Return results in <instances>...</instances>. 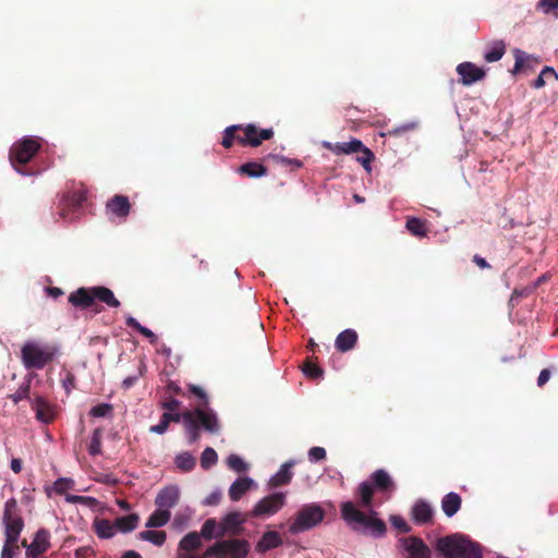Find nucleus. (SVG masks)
I'll use <instances>...</instances> for the list:
<instances>
[{"label":"nucleus","instance_id":"cd10ccee","mask_svg":"<svg viewBox=\"0 0 558 558\" xmlns=\"http://www.w3.org/2000/svg\"><path fill=\"white\" fill-rule=\"evenodd\" d=\"M506 52V44L502 40H495L487 45L484 60L488 63L499 61Z\"/></svg>","mask_w":558,"mask_h":558},{"label":"nucleus","instance_id":"5701e85b","mask_svg":"<svg viewBox=\"0 0 558 558\" xmlns=\"http://www.w3.org/2000/svg\"><path fill=\"white\" fill-rule=\"evenodd\" d=\"M411 514L416 524H426L432 521L434 511L428 502L418 500L412 507Z\"/></svg>","mask_w":558,"mask_h":558},{"label":"nucleus","instance_id":"423d86ee","mask_svg":"<svg viewBox=\"0 0 558 558\" xmlns=\"http://www.w3.org/2000/svg\"><path fill=\"white\" fill-rule=\"evenodd\" d=\"M396 489V484L391 476L384 469H378L373 472L368 481L360 483L355 496L359 498V506L364 509L373 508V497L375 490L383 494L392 493Z\"/></svg>","mask_w":558,"mask_h":558},{"label":"nucleus","instance_id":"37998d69","mask_svg":"<svg viewBox=\"0 0 558 558\" xmlns=\"http://www.w3.org/2000/svg\"><path fill=\"white\" fill-rule=\"evenodd\" d=\"M31 391V379L23 383L19 389L9 396V398L13 401L14 404H17L20 401L27 399Z\"/></svg>","mask_w":558,"mask_h":558},{"label":"nucleus","instance_id":"4be33fe9","mask_svg":"<svg viewBox=\"0 0 558 558\" xmlns=\"http://www.w3.org/2000/svg\"><path fill=\"white\" fill-rule=\"evenodd\" d=\"M282 545V538L276 531H267L263 534L262 538L257 542L255 550L258 554H265L270 549L278 548Z\"/></svg>","mask_w":558,"mask_h":558},{"label":"nucleus","instance_id":"e433bc0d","mask_svg":"<svg viewBox=\"0 0 558 558\" xmlns=\"http://www.w3.org/2000/svg\"><path fill=\"white\" fill-rule=\"evenodd\" d=\"M407 229L416 236H424L426 234L425 222L420 218H409L407 220Z\"/></svg>","mask_w":558,"mask_h":558},{"label":"nucleus","instance_id":"aec40b11","mask_svg":"<svg viewBox=\"0 0 558 558\" xmlns=\"http://www.w3.org/2000/svg\"><path fill=\"white\" fill-rule=\"evenodd\" d=\"M180 497L179 488L174 485L167 486L162 488L158 495L156 496L155 504L158 508H161L163 510H169L170 508H173Z\"/></svg>","mask_w":558,"mask_h":558},{"label":"nucleus","instance_id":"f8f14e48","mask_svg":"<svg viewBox=\"0 0 558 558\" xmlns=\"http://www.w3.org/2000/svg\"><path fill=\"white\" fill-rule=\"evenodd\" d=\"M86 199L87 196L85 191H74L64 195L58 205L59 210L57 211L58 218H56V221L59 219L69 221L78 219L82 206Z\"/></svg>","mask_w":558,"mask_h":558},{"label":"nucleus","instance_id":"4c0bfd02","mask_svg":"<svg viewBox=\"0 0 558 558\" xmlns=\"http://www.w3.org/2000/svg\"><path fill=\"white\" fill-rule=\"evenodd\" d=\"M217 461H218V456H217V452L213 448L207 447L202 452V456H201V466L204 470L210 469L213 465H215L217 463Z\"/></svg>","mask_w":558,"mask_h":558},{"label":"nucleus","instance_id":"dca6fc26","mask_svg":"<svg viewBox=\"0 0 558 558\" xmlns=\"http://www.w3.org/2000/svg\"><path fill=\"white\" fill-rule=\"evenodd\" d=\"M457 73L460 75V83L464 86L472 85L486 75L484 69L475 65L472 62H462L457 66Z\"/></svg>","mask_w":558,"mask_h":558},{"label":"nucleus","instance_id":"c9c22d12","mask_svg":"<svg viewBox=\"0 0 558 558\" xmlns=\"http://www.w3.org/2000/svg\"><path fill=\"white\" fill-rule=\"evenodd\" d=\"M138 537L143 541L153 543L156 546H162L166 542L165 531H143L138 534Z\"/></svg>","mask_w":558,"mask_h":558},{"label":"nucleus","instance_id":"ddd939ff","mask_svg":"<svg viewBox=\"0 0 558 558\" xmlns=\"http://www.w3.org/2000/svg\"><path fill=\"white\" fill-rule=\"evenodd\" d=\"M286 505V494L275 493L262 498L250 512L251 517H270Z\"/></svg>","mask_w":558,"mask_h":558},{"label":"nucleus","instance_id":"79ce46f5","mask_svg":"<svg viewBox=\"0 0 558 558\" xmlns=\"http://www.w3.org/2000/svg\"><path fill=\"white\" fill-rule=\"evenodd\" d=\"M101 438L102 430L100 428L94 429L90 444L88 446V452L90 456H98L101 453Z\"/></svg>","mask_w":558,"mask_h":558},{"label":"nucleus","instance_id":"f704fd0d","mask_svg":"<svg viewBox=\"0 0 558 558\" xmlns=\"http://www.w3.org/2000/svg\"><path fill=\"white\" fill-rule=\"evenodd\" d=\"M125 324L128 327L138 331L142 336L147 338L151 344L157 342V336L147 327L142 326L134 317L128 316Z\"/></svg>","mask_w":558,"mask_h":558},{"label":"nucleus","instance_id":"3c124183","mask_svg":"<svg viewBox=\"0 0 558 558\" xmlns=\"http://www.w3.org/2000/svg\"><path fill=\"white\" fill-rule=\"evenodd\" d=\"M203 556L205 558H210V557L225 558L223 549H222V541H219V542L215 543L213 546L208 547L204 551Z\"/></svg>","mask_w":558,"mask_h":558},{"label":"nucleus","instance_id":"bf43d9fd","mask_svg":"<svg viewBox=\"0 0 558 558\" xmlns=\"http://www.w3.org/2000/svg\"><path fill=\"white\" fill-rule=\"evenodd\" d=\"M550 375H551L550 369H548V368L542 369L538 375V378H537V386L541 388L544 387L550 379Z\"/></svg>","mask_w":558,"mask_h":558},{"label":"nucleus","instance_id":"412c9836","mask_svg":"<svg viewBox=\"0 0 558 558\" xmlns=\"http://www.w3.org/2000/svg\"><path fill=\"white\" fill-rule=\"evenodd\" d=\"M32 409L36 413V418L45 424H49L54 420L53 407L43 397H36L32 402Z\"/></svg>","mask_w":558,"mask_h":558},{"label":"nucleus","instance_id":"20e7f679","mask_svg":"<svg viewBox=\"0 0 558 558\" xmlns=\"http://www.w3.org/2000/svg\"><path fill=\"white\" fill-rule=\"evenodd\" d=\"M272 136V129H258L253 123L246 125L234 124L225 130L221 145L229 149L234 142H238L242 146L257 147L263 141L270 140Z\"/></svg>","mask_w":558,"mask_h":558},{"label":"nucleus","instance_id":"a211bd4d","mask_svg":"<svg viewBox=\"0 0 558 558\" xmlns=\"http://www.w3.org/2000/svg\"><path fill=\"white\" fill-rule=\"evenodd\" d=\"M108 214L125 220L131 211V203L124 195L116 194L106 204Z\"/></svg>","mask_w":558,"mask_h":558},{"label":"nucleus","instance_id":"69168bd1","mask_svg":"<svg viewBox=\"0 0 558 558\" xmlns=\"http://www.w3.org/2000/svg\"><path fill=\"white\" fill-rule=\"evenodd\" d=\"M47 293H48L49 296H51L53 299H57V298L63 295L62 289H60L58 287H49L47 289Z\"/></svg>","mask_w":558,"mask_h":558},{"label":"nucleus","instance_id":"c03bdc74","mask_svg":"<svg viewBox=\"0 0 558 558\" xmlns=\"http://www.w3.org/2000/svg\"><path fill=\"white\" fill-rule=\"evenodd\" d=\"M535 290V286H527L522 289H514L511 298H510V305L514 307L518 304L519 299L521 298H527L530 294H532Z\"/></svg>","mask_w":558,"mask_h":558},{"label":"nucleus","instance_id":"052dcab7","mask_svg":"<svg viewBox=\"0 0 558 558\" xmlns=\"http://www.w3.org/2000/svg\"><path fill=\"white\" fill-rule=\"evenodd\" d=\"M62 385L66 392L69 393L72 388L75 386V377L73 374L68 373L65 378L62 380Z\"/></svg>","mask_w":558,"mask_h":558},{"label":"nucleus","instance_id":"680f3d73","mask_svg":"<svg viewBox=\"0 0 558 558\" xmlns=\"http://www.w3.org/2000/svg\"><path fill=\"white\" fill-rule=\"evenodd\" d=\"M410 129H411L410 125H401V126L388 130L387 133H385L384 135L399 136V135L408 132Z\"/></svg>","mask_w":558,"mask_h":558},{"label":"nucleus","instance_id":"ea45409f","mask_svg":"<svg viewBox=\"0 0 558 558\" xmlns=\"http://www.w3.org/2000/svg\"><path fill=\"white\" fill-rule=\"evenodd\" d=\"M554 77L555 80L558 78L557 73L555 70L550 66H545L539 75L536 77V80L532 83V86L534 88H542L546 85V80Z\"/></svg>","mask_w":558,"mask_h":558},{"label":"nucleus","instance_id":"338daca9","mask_svg":"<svg viewBox=\"0 0 558 558\" xmlns=\"http://www.w3.org/2000/svg\"><path fill=\"white\" fill-rule=\"evenodd\" d=\"M137 379H138V376H129V377L124 378L122 386L125 389H129L136 384Z\"/></svg>","mask_w":558,"mask_h":558},{"label":"nucleus","instance_id":"09e8293b","mask_svg":"<svg viewBox=\"0 0 558 558\" xmlns=\"http://www.w3.org/2000/svg\"><path fill=\"white\" fill-rule=\"evenodd\" d=\"M73 487V481L70 478H58L53 483V489L58 495L64 494L66 490L71 489Z\"/></svg>","mask_w":558,"mask_h":558},{"label":"nucleus","instance_id":"9b49d317","mask_svg":"<svg viewBox=\"0 0 558 558\" xmlns=\"http://www.w3.org/2000/svg\"><path fill=\"white\" fill-rule=\"evenodd\" d=\"M325 517L323 508L316 504L303 506L295 515L294 521L289 526V532L298 534L318 525Z\"/></svg>","mask_w":558,"mask_h":558},{"label":"nucleus","instance_id":"13d9d810","mask_svg":"<svg viewBox=\"0 0 558 558\" xmlns=\"http://www.w3.org/2000/svg\"><path fill=\"white\" fill-rule=\"evenodd\" d=\"M221 499V493L219 490L213 492L209 494L204 504L207 506H217Z\"/></svg>","mask_w":558,"mask_h":558},{"label":"nucleus","instance_id":"7c9ffc66","mask_svg":"<svg viewBox=\"0 0 558 558\" xmlns=\"http://www.w3.org/2000/svg\"><path fill=\"white\" fill-rule=\"evenodd\" d=\"M95 533L100 538H111L116 534V523L107 519H96L93 523Z\"/></svg>","mask_w":558,"mask_h":558},{"label":"nucleus","instance_id":"e2e57ef3","mask_svg":"<svg viewBox=\"0 0 558 558\" xmlns=\"http://www.w3.org/2000/svg\"><path fill=\"white\" fill-rule=\"evenodd\" d=\"M277 160L282 163V165H292L294 166L295 168H301L303 166V162L299 159H290V158H287V157H276Z\"/></svg>","mask_w":558,"mask_h":558},{"label":"nucleus","instance_id":"6e6552de","mask_svg":"<svg viewBox=\"0 0 558 558\" xmlns=\"http://www.w3.org/2000/svg\"><path fill=\"white\" fill-rule=\"evenodd\" d=\"M96 300L113 308H117L121 305L120 301L114 296L113 292L109 288L102 286L78 288L77 290L70 293L68 298L69 303L80 310L93 307Z\"/></svg>","mask_w":558,"mask_h":558},{"label":"nucleus","instance_id":"de8ad7c7","mask_svg":"<svg viewBox=\"0 0 558 558\" xmlns=\"http://www.w3.org/2000/svg\"><path fill=\"white\" fill-rule=\"evenodd\" d=\"M189 390L191 393H193L194 396H196L197 398L201 399V403L198 404V407L201 409L206 410V408L208 405V398H207V395L204 391V389L198 386H195V385H190Z\"/></svg>","mask_w":558,"mask_h":558},{"label":"nucleus","instance_id":"a18cd8bd","mask_svg":"<svg viewBox=\"0 0 558 558\" xmlns=\"http://www.w3.org/2000/svg\"><path fill=\"white\" fill-rule=\"evenodd\" d=\"M227 464L231 470L238 473H243L247 470V464L236 454H230L227 459Z\"/></svg>","mask_w":558,"mask_h":558},{"label":"nucleus","instance_id":"72a5a7b5","mask_svg":"<svg viewBox=\"0 0 558 558\" xmlns=\"http://www.w3.org/2000/svg\"><path fill=\"white\" fill-rule=\"evenodd\" d=\"M174 463L182 472H191L196 465V460L190 452L185 451L177 454Z\"/></svg>","mask_w":558,"mask_h":558},{"label":"nucleus","instance_id":"49530a36","mask_svg":"<svg viewBox=\"0 0 558 558\" xmlns=\"http://www.w3.org/2000/svg\"><path fill=\"white\" fill-rule=\"evenodd\" d=\"M112 404L99 403L90 409L89 414L94 417H105L112 413Z\"/></svg>","mask_w":558,"mask_h":558},{"label":"nucleus","instance_id":"f257e3e1","mask_svg":"<svg viewBox=\"0 0 558 558\" xmlns=\"http://www.w3.org/2000/svg\"><path fill=\"white\" fill-rule=\"evenodd\" d=\"M161 416L168 425L171 422L179 423L182 421L190 444H195L199 439L201 428L211 434H217L220 429L216 413L213 410H204L199 407L182 413L165 412Z\"/></svg>","mask_w":558,"mask_h":558},{"label":"nucleus","instance_id":"6e6d98bb","mask_svg":"<svg viewBox=\"0 0 558 558\" xmlns=\"http://www.w3.org/2000/svg\"><path fill=\"white\" fill-rule=\"evenodd\" d=\"M538 7L542 8L545 13H550L558 10V0H541Z\"/></svg>","mask_w":558,"mask_h":558},{"label":"nucleus","instance_id":"2eb2a0df","mask_svg":"<svg viewBox=\"0 0 558 558\" xmlns=\"http://www.w3.org/2000/svg\"><path fill=\"white\" fill-rule=\"evenodd\" d=\"M399 542L408 554L405 558H432V551L422 538L408 536L400 538Z\"/></svg>","mask_w":558,"mask_h":558},{"label":"nucleus","instance_id":"864d4df0","mask_svg":"<svg viewBox=\"0 0 558 558\" xmlns=\"http://www.w3.org/2000/svg\"><path fill=\"white\" fill-rule=\"evenodd\" d=\"M160 407L163 410H167L168 412H175L181 407V401H179L178 399H175L173 397H170V398L163 400L160 403Z\"/></svg>","mask_w":558,"mask_h":558},{"label":"nucleus","instance_id":"603ef678","mask_svg":"<svg viewBox=\"0 0 558 558\" xmlns=\"http://www.w3.org/2000/svg\"><path fill=\"white\" fill-rule=\"evenodd\" d=\"M513 54H514L515 62H514L512 73L515 74L523 69L524 63H525L526 59H529V57L525 54L524 51H522L520 49H515L513 51Z\"/></svg>","mask_w":558,"mask_h":558},{"label":"nucleus","instance_id":"c85d7f7f","mask_svg":"<svg viewBox=\"0 0 558 558\" xmlns=\"http://www.w3.org/2000/svg\"><path fill=\"white\" fill-rule=\"evenodd\" d=\"M202 546L201 535L197 532H190L179 543V551L191 553Z\"/></svg>","mask_w":558,"mask_h":558},{"label":"nucleus","instance_id":"5fc2aeb1","mask_svg":"<svg viewBox=\"0 0 558 558\" xmlns=\"http://www.w3.org/2000/svg\"><path fill=\"white\" fill-rule=\"evenodd\" d=\"M311 461H322L326 459V450L323 447H312L308 451Z\"/></svg>","mask_w":558,"mask_h":558},{"label":"nucleus","instance_id":"9d476101","mask_svg":"<svg viewBox=\"0 0 558 558\" xmlns=\"http://www.w3.org/2000/svg\"><path fill=\"white\" fill-rule=\"evenodd\" d=\"M39 148L40 144L38 141L32 137H25L14 143L9 153L11 165L21 174H27V172L23 171L21 167L29 162Z\"/></svg>","mask_w":558,"mask_h":558},{"label":"nucleus","instance_id":"39448f33","mask_svg":"<svg viewBox=\"0 0 558 558\" xmlns=\"http://www.w3.org/2000/svg\"><path fill=\"white\" fill-rule=\"evenodd\" d=\"M59 354V348L52 343L26 341L21 348V362L28 369H43L52 363Z\"/></svg>","mask_w":558,"mask_h":558},{"label":"nucleus","instance_id":"774afa93","mask_svg":"<svg viewBox=\"0 0 558 558\" xmlns=\"http://www.w3.org/2000/svg\"><path fill=\"white\" fill-rule=\"evenodd\" d=\"M11 469L14 473H20L22 470V461L20 459H12L11 460Z\"/></svg>","mask_w":558,"mask_h":558},{"label":"nucleus","instance_id":"58836bf2","mask_svg":"<svg viewBox=\"0 0 558 558\" xmlns=\"http://www.w3.org/2000/svg\"><path fill=\"white\" fill-rule=\"evenodd\" d=\"M219 531V525L217 524L215 519H207L201 530V537L205 539H211L216 537V534Z\"/></svg>","mask_w":558,"mask_h":558},{"label":"nucleus","instance_id":"393cba45","mask_svg":"<svg viewBox=\"0 0 558 558\" xmlns=\"http://www.w3.org/2000/svg\"><path fill=\"white\" fill-rule=\"evenodd\" d=\"M356 331L353 329H345L337 336L335 347L339 352H348L356 345Z\"/></svg>","mask_w":558,"mask_h":558},{"label":"nucleus","instance_id":"2f4dec72","mask_svg":"<svg viewBox=\"0 0 558 558\" xmlns=\"http://www.w3.org/2000/svg\"><path fill=\"white\" fill-rule=\"evenodd\" d=\"M140 521V517L136 513H131L129 515L120 517L116 520V529L123 533H129L134 531L137 527Z\"/></svg>","mask_w":558,"mask_h":558},{"label":"nucleus","instance_id":"6ab92c4d","mask_svg":"<svg viewBox=\"0 0 558 558\" xmlns=\"http://www.w3.org/2000/svg\"><path fill=\"white\" fill-rule=\"evenodd\" d=\"M246 521V518L243 517L240 512H231L226 515L223 521L219 524V531L216 534V537H222L225 533L231 532L232 534H238L242 530L241 525Z\"/></svg>","mask_w":558,"mask_h":558},{"label":"nucleus","instance_id":"c756f323","mask_svg":"<svg viewBox=\"0 0 558 558\" xmlns=\"http://www.w3.org/2000/svg\"><path fill=\"white\" fill-rule=\"evenodd\" d=\"M238 172L248 178H260L267 174V168L259 162L251 161L241 165Z\"/></svg>","mask_w":558,"mask_h":558},{"label":"nucleus","instance_id":"8fccbe9b","mask_svg":"<svg viewBox=\"0 0 558 558\" xmlns=\"http://www.w3.org/2000/svg\"><path fill=\"white\" fill-rule=\"evenodd\" d=\"M390 522L395 529H397L400 533H409L411 531V526L407 523V521L400 515H391Z\"/></svg>","mask_w":558,"mask_h":558},{"label":"nucleus","instance_id":"0e129e2a","mask_svg":"<svg viewBox=\"0 0 558 558\" xmlns=\"http://www.w3.org/2000/svg\"><path fill=\"white\" fill-rule=\"evenodd\" d=\"M473 262L482 269L490 268V265L486 262V259L477 254L473 256Z\"/></svg>","mask_w":558,"mask_h":558},{"label":"nucleus","instance_id":"4d7b16f0","mask_svg":"<svg viewBox=\"0 0 558 558\" xmlns=\"http://www.w3.org/2000/svg\"><path fill=\"white\" fill-rule=\"evenodd\" d=\"M168 428H169V425L167 424L166 420H163L161 417L160 422L157 425H153L149 427V432L162 435L168 430Z\"/></svg>","mask_w":558,"mask_h":558},{"label":"nucleus","instance_id":"7ed1b4c3","mask_svg":"<svg viewBox=\"0 0 558 558\" xmlns=\"http://www.w3.org/2000/svg\"><path fill=\"white\" fill-rule=\"evenodd\" d=\"M3 524L5 542L1 551V558H13L20 550L17 542L24 527V521L14 498H10L4 505Z\"/></svg>","mask_w":558,"mask_h":558},{"label":"nucleus","instance_id":"473e14b6","mask_svg":"<svg viewBox=\"0 0 558 558\" xmlns=\"http://www.w3.org/2000/svg\"><path fill=\"white\" fill-rule=\"evenodd\" d=\"M171 513L169 510L158 508L148 518L146 527H160L166 525L170 520Z\"/></svg>","mask_w":558,"mask_h":558},{"label":"nucleus","instance_id":"bb28decb","mask_svg":"<svg viewBox=\"0 0 558 558\" xmlns=\"http://www.w3.org/2000/svg\"><path fill=\"white\" fill-rule=\"evenodd\" d=\"M462 499L457 493H448L441 500V509L447 517L454 515L461 508Z\"/></svg>","mask_w":558,"mask_h":558},{"label":"nucleus","instance_id":"0eeeda50","mask_svg":"<svg viewBox=\"0 0 558 558\" xmlns=\"http://www.w3.org/2000/svg\"><path fill=\"white\" fill-rule=\"evenodd\" d=\"M436 550L445 558H482L483 556L477 543L460 534L438 538Z\"/></svg>","mask_w":558,"mask_h":558},{"label":"nucleus","instance_id":"b1692460","mask_svg":"<svg viewBox=\"0 0 558 558\" xmlns=\"http://www.w3.org/2000/svg\"><path fill=\"white\" fill-rule=\"evenodd\" d=\"M294 465L293 461H288L283 463L279 471L271 476V478L268 482V485L270 488H277L283 485H288L293 476V473L291 471L292 466Z\"/></svg>","mask_w":558,"mask_h":558},{"label":"nucleus","instance_id":"4468645a","mask_svg":"<svg viewBox=\"0 0 558 558\" xmlns=\"http://www.w3.org/2000/svg\"><path fill=\"white\" fill-rule=\"evenodd\" d=\"M22 546L26 547V558H37L45 554L50 547V533L45 529L36 532L33 542L27 545L26 539L22 542Z\"/></svg>","mask_w":558,"mask_h":558},{"label":"nucleus","instance_id":"1a4fd4ad","mask_svg":"<svg viewBox=\"0 0 558 558\" xmlns=\"http://www.w3.org/2000/svg\"><path fill=\"white\" fill-rule=\"evenodd\" d=\"M323 147L332 151L336 155H349L352 153H362L361 156L356 157V160L363 166V168L369 172L372 170L371 163L375 159L374 153L364 146L362 141L357 138H352L350 142H343V143H330V142H323Z\"/></svg>","mask_w":558,"mask_h":558},{"label":"nucleus","instance_id":"a878e982","mask_svg":"<svg viewBox=\"0 0 558 558\" xmlns=\"http://www.w3.org/2000/svg\"><path fill=\"white\" fill-rule=\"evenodd\" d=\"M254 482L250 477H240L229 488V497L232 501L240 500L251 489Z\"/></svg>","mask_w":558,"mask_h":558},{"label":"nucleus","instance_id":"a19ab883","mask_svg":"<svg viewBox=\"0 0 558 558\" xmlns=\"http://www.w3.org/2000/svg\"><path fill=\"white\" fill-rule=\"evenodd\" d=\"M303 373L311 379H319L323 377L324 371L310 359L304 362Z\"/></svg>","mask_w":558,"mask_h":558},{"label":"nucleus","instance_id":"f3484780","mask_svg":"<svg viewBox=\"0 0 558 558\" xmlns=\"http://www.w3.org/2000/svg\"><path fill=\"white\" fill-rule=\"evenodd\" d=\"M223 557L246 558L251 545L246 539L232 538L222 541Z\"/></svg>","mask_w":558,"mask_h":558},{"label":"nucleus","instance_id":"f03ea898","mask_svg":"<svg viewBox=\"0 0 558 558\" xmlns=\"http://www.w3.org/2000/svg\"><path fill=\"white\" fill-rule=\"evenodd\" d=\"M369 513L360 510L352 501H344L340 506L341 518L356 532L381 537L387 531L386 523L377 518V512L368 509Z\"/></svg>","mask_w":558,"mask_h":558}]
</instances>
